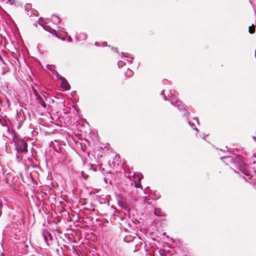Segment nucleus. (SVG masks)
<instances>
[{"label":"nucleus","mask_w":256,"mask_h":256,"mask_svg":"<svg viewBox=\"0 0 256 256\" xmlns=\"http://www.w3.org/2000/svg\"><path fill=\"white\" fill-rule=\"evenodd\" d=\"M170 94H168V96L170 97V98L168 99V100L170 102L171 104L175 106H176L180 110H186V106L182 104V102L180 101H179L174 96H173V94L172 92H170Z\"/></svg>","instance_id":"1"},{"label":"nucleus","mask_w":256,"mask_h":256,"mask_svg":"<svg viewBox=\"0 0 256 256\" xmlns=\"http://www.w3.org/2000/svg\"><path fill=\"white\" fill-rule=\"evenodd\" d=\"M54 72L56 73L57 78H58L61 80H62V82H61L62 87L63 88H64L66 90H69L70 86V85L68 84L67 80L64 78L60 76L57 72L56 71Z\"/></svg>","instance_id":"2"},{"label":"nucleus","mask_w":256,"mask_h":256,"mask_svg":"<svg viewBox=\"0 0 256 256\" xmlns=\"http://www.w3.org/2000/svg\"><path fill=\"white\" fill-rule=\"evenodd\" d=\"M34 94L38 104H40L44 108L46 109L47 106L42 97L36 92H34Z\"/></svg>","instance_id":"3"},{"label":"nucleus","mask_w":256,"mask_h":256,"mask_svg":"<svg viewBox=\"0 0 256 256\" xmlns=\"http://www.w3.org/2000/svg\"><path fill=\"white\" fill-rule=\"evenodd\" d=\"M222 160L224 161L226 164H228V163H235V160L234 158L232 156H224L220 158Z\"/></svg>","instance_id":"4"},{"label":"nucleus","mask_w":256,"mask_h":256,"mask_svg":"<svg viewBox=\"0 0 256 256\" xmlns=\"http://www.w3.org/2000/svg\"><path fill=\"white\" fill-rule=\"evenodd\" d=\"M134 180L136 182H140L142 178V175L140 173H134L133 175Z\"/></svg>","instance_id":"5"},{"label":"nucleus","mask_w":256,"mask_h":256,"mask_svg":"<svg viewBox=\"0 0 256 256\" xmlns=\"http://www.w3.org/2000/svg\"><path fill=\"white\" fill-rule=\"evenodd\" d=\"M87 38V35L84 33L80 34L77 36L76 39L78 41L84 40Z\"/></svg>","instance_id":"6"},{"label":"nucleus","mask_w":256,"mask_h":256,"mask_svg":"<svg viewBox=\"0 0 256 256\" xmlns=\"http://www.w3.org/2000/svg\"><path fill=\"white\" fill-rule=\"evenodd\" d=\"M52 21L54 24H58L60 22V19L58 16L52 15Z\"/></svg>","instance_id":"7"},{"label":"nucleus","mask_w":256,"mask_h":256,"mask_svg":"<svg viewBox=\"0 0 256 256\" xmlns=\"http://www.w3.org/2000/svg\"><path fill=\"white\" fill-rule=\"evenodd\" d=\"M124 57L130 58V60H126L128 62L132 63V60L134 59V58L132 56H131L130 54H128L127 53H122V58H123Z\"/></svg>","instance_id":"8"},{"label":"nucleus","mask_w":256,"mask_h":256,"mask_svg":"<svg viewBox=\"0 0 256 256\" xmlns=\"http://www.w3.org/2000/svg\"><path fill=\"white\" fill-rule=\"evenodd\" d=\"M134 72L132 70L128 69L125 73V76L126 77H130L132 76Z\"/></svg>","instance_id":"9"},{"label":"nucleus","mask_w":256,"mask_h":256,"mask_svg":"<svg viewBox=\"0 0 256 256\" xmlns=\"http://www.w3.org/2000/svg\"><path fill=\"white\" fill-rule=\"evenodd\" d=\"M248 31L250 34H253L255 32V26L254 25H252V26L249 27Z\"/></svg>","instance_id":"10"},{"label":"nucleus","mask_w":256,"mask_h":256,"mask_svg":"<svg viewBox=\"0 0 256 256\" xmlns=\"http://www.w3.org/2000/svg\"><path fill=\"white\" fill-rule=\"evenodd\" d=\"M154 214L158 216H162L160 210L158 209H156L154 210Z\"/></svg>","instance_id":"11"},{"label":"nucleus","mask_w":256,"mask_h":256,"mask_svg":"<svg viewBox=\"0 0 256 256\" xmlns=\"http://www.w3.org/2000/svg\"><path fill=\"white\" fill-rule=\"evenodd\" d=\"M125 64V62L122 60H119L118 62V65L119 68L122 67Z\"/></svg>","instance_id":"12"},{"label":"nucleus","mask_w":256,"mask_h":256,"mask_svg":"<svg viewBox=\"0 0 256 256\" xmlns=\"http://www.w3.org/2000/svg\"><path fill=\"white\" fill-rule=\"evenodd\" d=\"M132 237L126 236L124 238V240L126 242H128L131 241L132 240Z\"/></svg>","instance_id":"13"},{"label":"nucleus","mask_w":256,"mask_h":256,"mask_svg":"<svg viewBox=\"0 0 256 256\" xmlns=\"http://www.w3.org/2000/svg\"><path fill=\"white\" fill-rule=\"evenodd\" d=\"M8 71V68L6 66L2 68V74L4 75Z\"/></svg>","instance_id":"14"},{"label":"nucleus","mask_w":256,"mask_h":256,"mask_svg":"<svg viewBox=\"0 0 256 256\" xmlns=\"http://www.w3.org/2000/svg\"><path fill=\"white\" fill-rule=\"evenodd\" d=\"M135 183V186L136 188H141V184H140V182H134Z\"/></svg>","instance_id":"15"},{"label":"nucleus","mask_w":256,"mask_h":256,"mask_svg":"<svg viewBox=\"0 0 256 256\" xmlns=\"http://www.w3.org/2000/svg\"><path fill=\"white\" fill-rule=\"evenodd\" d=\"M5 123L6 122L4 120L0 118V124L1 125H2V126H4L6 125Z\"/></svg>","instance_id":"16"},{"label":"nucleus","mask_w":256,"mask_h":256,"mask_svg":"<svg viewBox=\"0 0 256 256\" xmlns=\"http://www.w3.org/2000/svg\"><path fill=\"white\" fill-rule=\"evenodd\" d=\"M164 90H163L161 92L160 94H161L162 95L164 96V100H168V99L167 98L166 96H164Z\"/></svg>","instance_id":"17"},{"label":"nucleus","mask_w":256,"mask_h":256,"mask_svg":"<svg viewBox=\"0 0 256 256\" xmlns=\"http://www.w3.org/2000/svg\"><path fill=\"white\" fill-rule=\"evenodd\" d=\"M188 124L193 128L194 130H198L196 128H193L192 125H194V124H192L191 122L190 121H188Z\"/></svg>","instance_id":"18"},{"label":"nucleus","mask_w":256,"mask_h":256,"mask_svg":"<svg viewBox=\"0 0 256 256\" xmlns=\"http://www.w3.org/2000/svg\"><path fill=\"white\" fill-rule=\"evenodd\" d=\"M242 172L245 175H246V176H249L250 174L246 172H245L244 170H242Z\"/></svg>","instance_id":"19"},{"label":"nucleus","mask_w":256,"mask_h":256,"mask_svg":"<svg viewBox=\"0 0 256 256\" xmlns=\"http://www.w3.org/2000/svg\"><path fill=\"white\" fill-rule=\"evenodd\" d=\"M44 98L46 100H47V97L48 96V94H47L46 92H44V94H43Z\"/></svg>","instance_id":"20"},{"label":"nucleus","mask_w":256,"mask_h":256,"mask_svg":"<svg viewBox=\"0 0 256 256\" xmlns=\"http://www.w3.org/2000/svg\"><path fill=\"white\" fill-rule=\"evenodd\" d=\"M0 60H1V62H2V63L4 64H6V62H4V61L3 60L2 58L0 56Z\"/></svg>","instance_id":"21"},{"label":"nucleus","mask_w":256,"mask_h":256,"mask_svg":"<svg viewBox=\"0 0 256 256\" xmlns=\"http://www.w3.org/2000/svg\"><path fill=\"white\" fill-rule=\"evenodd\" d=\"M252 160H254L253 162L256 164V157H254Z\"/></svg>","instance_id":"22"},{"label":"nucleus","mask_w":256,"mask_h":256,"mask_svg":"<svg viewBox=\"0 0 256 256\" xmlns=\"http://www.w3.org/2000/svg\"><path fill=\"white\" fill-rule=\"evenodd\" d=\"M24 150H22V152H24V151H26V144H24Z\"/></svg>","instance_id":"23"},{"label":"nucleus","mask_w":256,"mask_h":256,"mask_svg":"<svg viewBox=\"0 0 256 256\" xmlns=\"http://www.w3.org/2000/svg\"><path fill=\"white\" fill-rule=\"evenodd\" d=\"M43 236H44V239L45 240L46 242L47 241V238L46 236L44 235V234H43Z\"/></svg>","instance_id":"24"},{"label":"nucleus","mask_w":256,"mask_h":256,"mask_svg":"<svg viewBox=\"0 0 256 256\" xmlns=\"http://www.w3.org/2000/svg\"><path fill=\"white\" fill-rule=\"evenodd\" d=\"M194 120L198 123V124H199L198 120L196 118H194Z\"/></svg>","instance_id":"25"},{"label":"nucleus","mask_w":256,"mask_h":256,"mask_svg":"<svg viewBox=\"0 0 256 256\" xmlns=\"http://www.w3.org/2000/svg\"><path fill=\"white\" fill-rule=\"evenodd\" d=\"M72 38L70 36V37L68 38V41H70V42H71V41H72Z\"/></svg>","instance_id":"26"},{"label":"nucleus","mask_w":256,"mask_h":256,"mask_svg":"<svg viewBox=\"0 0 256 256\" xmlns=\"http://www.w3.org/2000/svg\"><path fill=\"white\" fill-rule=\"evenodd\" d=\"M62 39L63 40H65V38L63 37L62 38Z\"/></svg>","instance_id":"27"},{"label":"nucleus","mask_w":256,"mask_h":256,"mask_svg":"<svg viewBox=\"0 0 256 256\" xmlns=\"http://www.w3.org/2000/svg\"><path fill=\"white\" fill-rule=\"evenodd\" d=\"M47 67H48V69H50V68H49V67H50V65H48Z\"/></svg>","instance_id":"28"},{"label":"nucleus","mask_w":256,"mask_h":256,"mask_svg":"<svg viewBox=\"0 0 256 256\" xmlns=\"http://www.w3.org/2000/svg\"><path fill=\"white\" fill-rule=\"evenodd\" d=\"M95 45H96V46H97V45H98V42H95Z\"/></svg>","instance_id":"29"},{"label":"nucleus","mask_w":256,"mask_h":256,"mask_svg":"<svg viewBox=\"0 0 256 256\" xmlns=\"http://www.w3.org/2000/svg\"><path fill=\"white\" fill-rule=\"evenodd\" d=\"M56 36L57 37H58V38H60L58 35H56Z\"/></svg>","instance_id":"30"},{"label":"nucleus","mask_w":256,"mask_h":256,"mask_svg":"<svg viewBox=\"0 0 256 256\" xmlns=\"http://www.w3.org/2000/svg\"><path fill=\"white\" fill-rule=\"evenodd\" d=\"M244 180H246V182H248V180L246 179V178H244Z\"/></svg>","instance_id":"31"},{"label":"nucleus","mask_w":256,"mask_h":256,"mask_svg":"<svg viewBox=\"0 0 256 256\" xmlns=\"http://www.w3.org/2000/svg\"><path fill=\"white\" fill-rule=\"evenodd\" d=\"M253 138H254V139H256V137L254 136Z\"/></svg>","instance_id":"32"}]
</instances>
